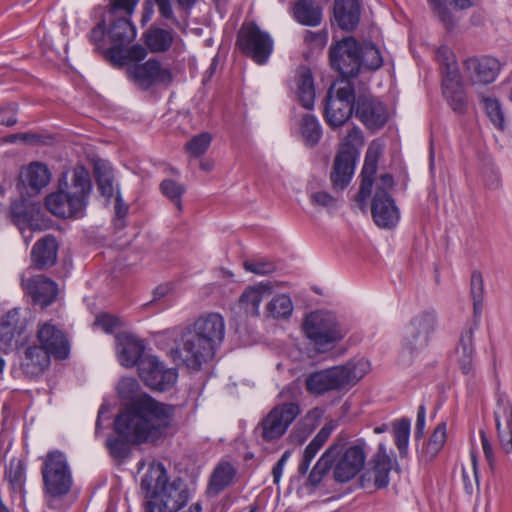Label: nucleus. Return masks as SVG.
Returning <instances> with one entry per match:
<instances>
[{
    "instance_id": "f257e3e1",
    "label": "nucleus",
    "mask_w": 512,
    "mask_h": 512,
    "mask_svg": "<svg viewBox=\"0 0 512 512\" xmlns=\"http://www.w3.org/2000/svg\"><path fill=\"white\" fill-rule=\"evenodd\" d=\"M177 407L145 395L133 400L115 417L113 428L117 436H110L106 446L114 459H125L131 445L154 444L173 427Z\"/></svg>"
},
{
    "instance_id": "f03ea898",
    "label": "nucleus",
    "mask_w": 512,
    "mask_h": 512,
    "mask_svg": "<svg viewBox=\"0 0 512 512\" xmlns=\"http://www.w3.org/2000/svg\"><path fill=\"white\" fill-rule=\"evenodd\" d=\"M140 486L147 500L144 512H177L191 497L187 483L181 477L171 479L161 462L149 465Z\"/></svg>"
},
{
    "instance_id": "7ed1b4c3",
    "label": "nucleus",
    "mask_w": 512,
    "mask_h": 512,
    "mask_svg": "<svg viewBox=\"0 0 512 512\" xmlns=\"http://www.w3.org/2000/svg\"><path fill=\"white\" fill-rule=\"evenodd\" d=\"M225 323L218 313L200 316L183 336L180 356L184 364L198 371L212 359L223 342Z\"/></svg>"
},
{
    "instance_id": "20e7f679",
    "label": "nucleus",
    "mask_w": 512,
    "mask_h": 512,
    "mask_svg": "<svg viewBox=\"0 0 512 512\" xmlns=\"http://www.w3.org/2000/svg\"><path fill=\"white\" fill-rule=\"evenodd\" d=\"M91 190L88 170L78 166L73 170L72 183L68 190L60 189L46 196L45 207L59 218H81L84 216Z\"/></svg>"
},
{
    "instance_id": "39448f33",
    "label": "nucleus",
    "mask_w": 512,
    "mask_h": 512,
    "mask_svg": "<svg viewBox=\"0 0 512 512\" xmlns=\"http://www.w3.org/2000/svg\"><path fill=\"white\" fill-rule=\"evenodd\" d=\"M369 369V362L361 359L314 371L305 378V388L309 394L317 397L332 391H346L360 381Z\"/></svg>"
},
{
    "instance_id": "423d86ee",
    "label": "nucleus",
    "mask_w": 512,
    "mask_h": 512,
    "mask_svg": "<svg viewBox=\"0 0 512 512\" xmlns=\"http://www.w3.org/2000/svg\"><path fill=\"white\" fill-rule=\"evenodd\" d=\"M471 297L473 300V320L467 323L461 332L458 346L456 347L457 363L460 370L470 379H475V348L473 344L474 332L478 329L483 308L484 280L480 271H474L471 275Z\"/></svg>"
},
{
    "instance_id": "0eeeda50",
    "label": "nucleus",
    "mask_w": 512,
    "mask_h": 512,
    "mask_svg": "<svg viewBox=\"0 0 512 512\" xmlns=\"http://www.w3.org/2000/svg\"><path fill=\"white\" fill-rule=\"evenodd\" d=\"M357 97L354 86L348 80L333 83L324 98L323 117L336 129L343 126L355 113Z\"/></svg>"
},
{
    "instance_id": "6e6552de",
    "label": "nucleus",
    "mask_w": 512,
    "mask_h": 512,
    "mask_svg": "<svg viewBox=\"0 0 512 512\" xmlns=\"http://www.w3.org/2000/svg\"><path fill=\"white\" fill-rule=\"evenodd\" d=\"M43 489L51 498L67 495L73 485L72 472L66 455L59 450L48 451L41 466Z\"/></svg>"
},
{
    "instance_id": "1a4fd4ad",
    "label": "nucleus",
    "mask_w": 512,
    "mask_h": 512,
    "mask_svg": "<svg viewBox=\"0 0 512 512\" xmlns=\"http://www.w3.org/2000/svg\"><path fill=\"white\" fill-rule=\"evenodd\" d=\"M303 331L321 353L330 350L345 336L336 316L327 311H314L308 314L303 322Z\"/></svg>"
},
{
    "instance_id": "9d476101",
    "label": "nucleus",
    "mask_w": 512,
    "mask_h": 512,
    "mask_svg": "<svg viewBox=\"0 0 512 512\" xmlns=\"http://www.w3.org/2000/svg\"><path fill=\"white\" fill-rule=\"evenodd\" d=\"M438 324L434 310H425L416 314L405 327L401 340L402 354L415 358L429 346L431 336Z\"/></svg>"
},
{
    "instance_id": "9b49d317",
    "label": "nucleus",
    "mask_w": 512,
    "mask_h": 512,
    "mask_svg": "<svg viewBox=\"0 0 512 512\" xmlns=\"http://www.w3.org/2000/svg\"><path fill=\"white\" fill-rule=\"evenodd\" d=\"M238 49L258 65L267 63L273 52L274 41L271 35L254 22H243L236 38Z\"/></svg>"
},
{
    "instance_id": "f8f14e48",
    "label": "nucleus",
    "mask_w": 512,
    "mask_h": 512,
    "mask_svg": "<svg viewBox=\"0 0 512 512\" xmlns=\"http://www.w3.org/2000/svg\"><path fill=\"white\" fill-rule=\"evenodd\" d=\"M362 140L361 130L354 127L348 132L345 142L338 150L330 174V180L335 190H344L351 182L358 157V151L352 142H362Z\"/></svg>"
},
{
    "instance_id": "ddd939ff",
    "label": "nucleus",
    "mask_w": 512,
    "mask_h": 512,
    "mask_svg": "<svg viewBox=\"0 0 512 512\" xmlns=\"http://www.w3.org/2000/svg\"><path fill=\"white\" fill-rule=\"evenodd\" d=\"M126 73L128 79L142 91H148L155 86L168 87L174 80L172 70L163 67L156 58H150L142 63H132L128 65Z\"/></svg>"
},
{
    "instance_id": "4468645a",
    "label": "nucleus",
    "mask_w": 512,
    "mask_h": 512,
    "mask_svg": "<svg viewBox=\"0 0 512 512\" xmlns=\"http://www.w3.org/2000/svg\"><path fill=\"white\" fill-rule=\"evenodd\" d=\"M361 45L354 37H346L329 50L331 67L345 78L356 77L361 69Z\"/></svg>"
},
{
    "instance_id": "2eb2a0df",
    "label": "nucleus",
    "mask_w": 512,
    "mask_h": 512,
    "mask_svg": "<svg viewBox=\"0 0 512 512\" xmlns=\"http://www.w3.org/2000/svg\"><path fill=\"white\" fill-rule=\"evenodd\" d=\"M138 374L144 384L152 390H170L177 381L175 368H167L156 356H146L138 363Z\"/></svg>"
},
{
    "instance_id": "dca6fc26",
    "label": "nucleus",
    "mask_w": 512,
    "mask_h": 512,
    "mask_svg": "<svg viewBox=\"0 0 512 512\" xmlns=\"http://www.w3.org/2000/svg\"><path fill=\"white\" fill-rule=\"evenodd\" d=\"M38 346L55 360H66L70 355V341L66 332L53 320L40 321L37 325Z\"/></svg>"
},
{
    "instance_id": "f3484780",
    "label": "nucleus",
    "mask_w": 512,
    "mask_h": 512,
    "mask_svg": "<svg viewBox=\"0 0 512 512\" xmlns=\"http://www.w3.org/2000/svg\"><path fill=\"white\" fill-rule=\"evenodd\" d=\"M21 287L33 304L39 305L42 309L53 304L59 294L58 284L45 275H33L27 269L20 276Z\"/></svg>"
},
{
    "instance_id": "a211bd4d",
    "label": "nucleus",
    "mask_w": 512,
    "mask_h": 512,
    "mask_svg": "<svg viewBox=\"0 0 512 512\" xmlns=\"http://www.w3.org/2000/svg\"><path fill=\"white\" fill-rule=\"evenodd\" d=\"M300 413L298 404L289 402L274 407L261 421V435L265 442L279 439Z\"/></svg>"
},
{
    "instance_id": "6ab92c4d",
    "label": "nucleus",
    "mask_w": 512,
    "mask_h": 512,
    "mask_svg": "<svg viewBox=\"0 0 512 512\" xmlns=\"http://www.w3.org/2000/svg\"><path fill=\"white\" fill-rule=\"evenodd\" d=\"M371 215L374 223L382 229H393L400 221V210L383 187H376L371 200Z\"/></svg>"
},
{
    "instance_id": "aec40b11",
    "label": "nucleus",
    "mask_w": 512,
    "mask_h": 512,
    "mask_svg": "<svg viewBox=\"0 0 512 512\" xmlns=\"http://www.w3.org/2000/svg\"><path fill=\"white\" fill-rule=\"evenodd\" d=\"M342 451L336 457L334 462L333 475L335 481L346 483L353 479L364 467L366 454L361 445H353Z\"/></svg>"
},
{
    "instance_id": "412c9836",
    "label": "nucleus",
    "mask_w": 512,
    "mask_h": 512,
    "mask_svg": "<svg viewBox=\"0 0 512 512\" xmlns=\"http://www.w3.org/2000/svg\"><path fill=\"white\" fill-rule=\"evenodd\" d=\"M355 116L369 130H379L388 121L386 106L370 94L357 96Z\"/></svg>"
},
{
    "instance_id": "4be33fe9",
    "label": "nucleus",
    "mask_w": 512,
    "mask_h": 512,
    "mask_svg": "<svg viewBox=\"0 0 512 512\" xmlns=\"http://www.w3.org/2000/svg\"><path fill=\"white\" fill-rule=\"evenodd\" d=\"M494 417L500 446L509 454L512 452V403L509 397L500 391L496 393Z\"/></svg>"
},
{
    "instance_id": "5701e85b",
    "label": "nucleus",
    "mask_w": 512,
    "mask_h": 512,
    "mask_svg": "<svg viewBox=\"0 0 512 512\" xmlns=\"http://www.w3.org/2000/svg\"><path fill=\"white\" fill-rule=\"evenodd\" d=\"M464 69L473 83H492L500 72V62L491 56L470 57L464 61Z\"/></svg>"
},
{
    "instance_id": "b1692460",
    "label": "nucleus",
    "mask_w": 512,
    "mask_h": 512,
    "mask_svg": "<svg viewBox=\"0 0 512 512\" xmlns=\"http://www.w3.org/2000/svg\"><path fill=\"white\" fill-rule=\"evenodd\" d=\"M379 158L378 149L373 148L371 145L365 156L364 165L361 171V183L359 187V191L355 196V201L357 202L359 208L364 211L368 204V199L371 196L372 188L374 184V176L377 171V164Z\"/></svg>"
},
{
    "instance_id": "393cba45",
    "label": "nucleus",
    "mask_w": 512,
    "mask_h": 512,
    "mask_svg": "<svg viewBox=\"0 0 512 512\" xmlns=\"http://www.w3.org/2000/svg\"><path fill=\"white\" fill-rule=\"evenodd\" d=\"M52 358L38 345H29L25 348L21 358V371L28 378H38L50 367Z\"/></svg>"
},
{
    "instance_id": "a878e982",
    "label": "nucleus",
    "mask_w": 512,
    "mask_h": 512,
    "mask_svg": "<svg viewBox=\"0 0 512 512\" xmlns=\"http://www.w3.org/2000/svg\"><path fill=\"white\" fill-rule=\"evenodd\" d=\"M58 243L53 235L39 239L31 249V266L37 270H47L57 262Z\"/></svg>"
},
{
    "instance_id": "bb28decb",
    "label": "nucleus",
    "mask_w": 512,
    "mask_h": 512,
    "mask_svg": "<svg viewBox=\"0 0 512 512\" xmlns=\"http://www.w3.org/2000/svg\"><path fill=\"white\" fill-rule=\"evenodd\" d=\"M361 4L359 0H334L333 18L341 30L351 32L360 22Z\"/></svg>"
},
{
    "instance_id": "cd10ccee",
    "label": "nucleus",
    "mask_w": 512,
    "mask_h": 512,
    "mask_svg": "<svg viewBox=\"0 0 512 512\" xmlns=\"http://www.w3.org/2000/svg\"><path fill=\"white\" fill-rule=\"evenodd\" d=\"M237 475L235 466L226 460H221L214 467L206 488L208 497H216L226 488L231 486Z\"/></svg>"
},
{
    "instance_id": "c85d7f7f",
    "label": "nucleus",
    "mask_w": 512,
    "mask_h": 512,
    "mask_svg": "<svg viewBox=\"0 0 512 512\" xmlns=\"http://www.w3.org/2000/svg\"><path fill=\"white\" fill-rule=\"evenodd\" d=\"M290 13L297 23L307 27H317L323 20V8L317 0H296Z\"/></svg>"
},
{
    "instance_id": "c756f323",
    "label": "nucleus",
    "mask_w": 512,
    "mask_h": 512,
    "mask_svg": "<svg viewBox=\"0 0 512 512\" xmlns=\"http://www.w3.org/2000/svg\"><path fill=\"white\" fill-rule=\"evenodd\" d=\"M442 94L455 113L463 115L467 112L468 100L460 75L442 78Z\"/></svg>"
},
{
    "instance_id": "7c9ffc66",
    "label": "nucleus",
    "mask_w": 512,
    "mask_h": 512,
    "mask_svg": "<svg viewBox=\"0 0 512 512\" xmlns=\"http://www.w3.org/2000/svg\"><path fill=\"white\" fill-rule=\"evenodd\" d=\"M51 173L46 165L40 162H32L19 174V184L29 188L31 194H37L50 182Z\"/></svg>"
},
{
    "instance_id": "2f4dec72",
    "label": "nucleus",
    "mask_w": 512,
    "mask_h": 512,
    "mask_svg": "<svg viewBox=\"0 0 512 512\" xmlns=\"http://www.w3.org/2000/svg\"><path fill=\"white\" fill-rule=\"evenodd\" d=\"M141 40L151 53H165L174 42V32L152 24L143 32Z\"/></svg>"
},
{
    "instance_id": "473e14b6",
    "label": "nucleus",
    "mask_w": 512,
    "mask_h": 512,
    "mask_svg": "<svg viewBox=\"0 0 512 512\" xmlns=\"http://www.w3.org/2000/svg\"><path fill=\"white\" fill-rule=\"evenodd\" d=\"M433 7L439 20L443 23L447 31H452L455 26L454 16L447 6L446 2L456 10H466L475 5L474 0H427Z\"/></svg>"
},
{
    "instance_id": "72a5a7b5",
    "label": "nucleus",
    "mask_w": 512,
    "mask_h": 512,
    "mask_svg": "<svg viewBox=\"0 0 512 512\" xmlns=\"http://www.w3.org/2000/svg\"><path fill=\"white\" fill-rule=\"evenodd\" d=\"M107 21V36L111 43L130 44L136 38V27L132 19L123 17Z\"/></svg>"
},
{
    "instance_id": "f704fd0d",
    "label": "nucleus",
    "mask_w": 512,
    "mask_h": 512,
    "mask_svg": "<svg viewBox=\"0 0 512 512\" xmlns=\"http://www.w3.org/2000/svg\"><path fill=\"white\" fill-rule=\"evenodd\" d=\"M342 448L343 444L337 442L331 445L322 454V456L316 462L315 466L313 467L308 476V481L312 486L316 487L321 483L323 477L330 471V469L334 465L336 457L342 451Z\"/></svg>"
},
{
    "instance_id": "c9c22d12",
    "label": "nucleus",
    "mask_w": 512,
    "mask_h": 512,
    "mask_svg": "<svg viewBox=\"0 0 512 512\" xmlns=\"http://www.w3.org/2000/svg\"><path fill=\"white\" fill-rule=\"evenodd\" d=\"M144 345L141 340H138L132 336H126L121 342V348L119 350V361L122 366L131 368L134 366L138 367V363L145 357Z\"/></svg>"
},
{
    "instance_id": "e433bc0d",
    "label": "nucleus",
    "mask_w": 512,
    "mask_h": 512,
    "mask_svg": "<svg viewBox=\"0 0 512 512\" xmlns=\"http://www.w3.org/2000/svg\"><path fill=\"white\" fill-rule=\"evenodd\" d=\"M93 174L100 194L109 202L114 196V175L110 164L103 160L94 163Z\"/></svg>"
},
{
    "instance_id": "4c0bfd02",
    "label": "nucleus",
    "mask_w": 512,
    "mask_h": 512,
    "mask_svg": "<svg viewBox=\"0 0 512 512\" xmlns=\"http://www.w3.org/2000/svg\"><path fill=\"white\" fill-rule=\"evenodd\" d=\"M272 293V287L269 284L260 283L256 286L247 288L240 296L239 303L245 309V312L253 316L259 315V305L263 297Z\"/></svg>"
},
{
    "instance_id": "58836bf2",
    "label": "nucleus",
    "mask_w": 512,
    "mask_h": 512,
    "mask_svg": "<svg viewBox=\"0 0 512 512\" xmlns=\"http://www.w3.org/2000/svg\"><path fill=\"white\" fill-rule=\"evenodd\" d=\"M446 438V423L441 422L436 426L428 442L421 449L420 458L425 462L432 461L443 448Z\"/></svg>"
},
{
    "instance_id": "ea45409f",
    "label": "nucleus",
    "mask_w": 512,
    "mask_h": 512,
    "mask_svg": "<svg viewBox=\"0 0 512 512\" xmlns=\"http://www.w3.org/2000/svg\"><path fill=\"white\" fill-rule=\"evenodd\" d=\"M297 96L301 105L308 110L313 109L315 103L314 79L309 69L303 70L297 80Z\"/></svg>"
},
{
    "instance_id": "a19ab883",
    "label": "nucleus",
    "mask_w": 512,
    "mask_h": 512,
    "mask_svg": "<svg viewBox=\"0 0 512 512\" xmlns=\"http://www.w3.org/2000/svg\"><path fill=\"white\" fill-rule=\"evenodd\" d=\"M300 134L307 147L318 145L322 138V126L315 115L305 114L300 121Z\"/></svg>"
},
{
    "instance_id": "79ce46f5",
    "label": "nucleus",
    "mask_w": 512,
    "mask_h": 512,
    "mask_svg": "<svg viewBox=\"0 0 512 512\" xmlns=\"http://www.w3.org/2000/svg\"><path fill=\"white\" fill-rule=\"evenodd\" d=\"M102 15L106 20L123 17L132 19L139 0H104Z\"/></svg>"
},
{
    "instance_id": "37998d69",
    "label": "nucleus",
    "mask_w": 512,
    "mask_h": 512,
    "mask_svg": "<svg viewBox=\"0 0 512 512\" xmlns=\"http://www.w3.org/2000/svg\"><path fill=\"white\" fill-rule=\"evenodd\" d=\"M5 478L14 492L22 493L26 481L25 463L19 459H12L5 470Z\"/></svg>"
},
{
    "instance_id": "c03bdc74",
    "label": "nucleus",
    "mask_w": 512,
    "mask_h": 512,
    "mask_svg": "<svg viewBox=\"0 0 512 512\" xmlns=\"http://www.w3.org/2000/svg\"><path fill=\"white\" fill-rule=\"evenodd\" d=\"M436 60L440 65L442 78L456 77L459 75L455 55L448 46H440L436 50Z\"/></svg>"
},
{
    "instance_id": "a18cd8bd",
    "label": "nucleus",
    "mask_w": 512,
    "mask_h": 512,
    "mask_svg": "<svg viewBox=\"0 0 512 512\" xmlns=\"http://www.w3.org/2000/svg\"><path fill=\"white\" fill-rule=\"evenodd\" d=\"M410 427L411 422L407 418H402L393 424L394 441L401 458L408 455Z\"/></svg>"
},
{
    "instance_id": "49530a36",
    "label": "nucleus",
    "mask_w": 512,
    "mask_h": 512,
    "mask_svg": "<svg viewBox=\"0 0 512 512\" xmlns=\"http://www.w3.org/2000/svg\"><path fill=\"white\" fill-rule=\"evenodd\" d=\"M393 460H372L371 473L374 477L376 489L386 488L390 483V472L393 468Z\"/></svg>"
},
{
    "instance_id": "de8ad7c7",
    "label": "nucleus",
    "mask_w": 512,
    "mask_h": 512,
    "mask_svg": "<svg viewBox=\"0 0 512 512\" xmlns=\"http://www.w3.org/2000/svg\"><path fill=\"white\" fill-rule=\"evenodd\" d=\"M267 311L273 318H287L292 314L293 304L288 295L275 296L267 305Z\"/></svg>"
},
{
    "instance_id": "09e8293b",
    "label": "nucleus",
    "mask_w": 512,
    "mask_h": 512,
    "mask_svg": "<svg viewBox=\"0 0 512 512\" xmlns=\"http://www.w3.org/2000/svg\"><path fill=\"white\" fill-rule=\"evenodd\" d=\"M361 67L375 71L383 65V58L380 50L373 43L361 45Z\"/></svg>"
},
{
    "instance_id": "8fccbe9b",
    "label": "nucleus",
    "mask_w": 512,
    "mask_h": 512,
    "mask_svg": "<svg viewBox=\"0 0 512 512\" xmlns=\"http://www.w3.org/2000/svg\"><path fill=\"white\" fill-rule=\"evenodd\" d=\"M9 213L11 221L20 229L28 225L33 219L32 210L24 200L13 201Z\"/></svg>"
},
{
    "instance_id": "3c124183",
    "label": "nucleus",
    "mask_w": 512,
    "mask_h": 512,
    "mask_svg": "<svg viewBox=\"0 0 512 512\" xmlns=\"http://www.w3.org/2000/svg\"><path fill=\"white\" fill-rule=\"evenodd\" d=\"M482 102L484 104L485 112L494 126L499 130H504V114L499 101L496 98L483 97Z\"/></svg>"
},
{
    "instance_id": "603ef678",
    "label": "nucleus",
    "mask_w": 512,
    "mask_h": 512,
    "mask_svg": "<svg viewBox=\"0 0 512 512\" xmlns=\"http://www.w3.org/2000/svg\"><path fill=\"white\" fill-rule=\"evenodd\" d=\"M211 141L212 137L209 133H200L186 143L185 150L191 157H200L208 150Z\"/></svg>"
},
{
    "instance_id": "864d4df0",
    "label": "nucleus",
    "mask_w": 512,
    "mask_h": 512,
    "mask_svg": "<svg viewBox=\"0 0 512 512\" xmlns=\"http://www.w3.org/2000/svg\"><path fill=\"white\" fill-rule=\"evenodd\" d=\"M139 389L140 384L138 380L133 377H123L117 385V392L119 397L122 399L130 400L128 404L137 398L147 395L146 393L137 395Z\"/></svg>"
},
{
    "instance_id": "5fc2aeb1",
    "label": "nucleus",
    "mask_w": 512,
    "mask_h": 512,
    "mask_svg": "<svg viewBox=\"0 0 512 512\" xmlns=\"http://www.w3.org/2000/svg\"><path fill=\"white\" fill-rule=\"evenodd\" d=\"M160 189L161 192L177 206L178 210L182 209L181 197L186 191L182 184L171 179H165L161 182Z\"/></svg>"
},
{
    "instance_id": "6e6d98bb",
    "label": "nucleus",
    "mask_w": 512,
    "mask_h": 512,
    "mask_svg": "<svg viewBox=\"0 0 512 512\" xmlns=\"http://www.w3.org/2000/svg\"><path fill=\"white\" fill-rule=\"evenodd\" d=\"M243 265L246 271L257 275H267L277 269V265L274 262L264 258L246 260Z\"/></svg>"
},
{
    "instance_id": "4d7b16f0",
    "label": "nucleus",
    "mask_w": 512,
    "mask_h": 512,
    "mask_svg": "<svg viewBox=\"0 0 512 512\" xmlns=\"http://www.w3.org/2000/svg\"><path fill=\"white\" fill-rule=\"evenodd\" d=\"M113 46L108 48L105 51V57L114 65V66H125L130 65L128 61L127 56V49L125 46L127 44H119V43H112Z\"/></svg>"
},
{
    "instance_id": "13d9d810",
    "label": "nucleus",
    "mask_w": 512,
    "mask_h": 512,
    "mask_svg": "<svg viewBox=\"0 0 512 512\" xmlns=\"http://www.w3.org/2000/svg\"><path fill=\"white\" fill-rule=\"evenodd\" d=\"M121 324L120 319L108 313H100L96 316L94 326L99 327L105 333H112Z\"/></svg>"
},
{
    "instance_id": "bf43d9fd",
    "label": "nucleus",
    "mask_w": 512,
    "mask_h": 512,
    "mask_svg": "<svg viewBox=\"0 0 512 512\" xmlns=\"http://www.w3.org/2000/svg\"><path fill=\"white\" fill-rule=\"evenodd\" d=\"M107 28L106 18L101 15L100 21L93 27L89 34L90 41L96 45H100L103 42L105 35H107Z\"/></svg>"
},
{
    "instance_id": "052dcab7",
    "label": "nucleus",
    "mask_w": 512,
    "mask_h": 512,
    "mask_svg": "<svg viewBox=\"0 0 512 512\" xmlns=\"http://www.w3.org/2000/svg\"><path fill=\"white\" fill-rule=\"evenodd\" d=\"M18 315L16 310L9 311L6 317L5 322L3 323V328L6 330L5 335H10V340L15 338V336H20L22 333V326L18 327L16 323L14 324V318Z\"/></svg>"
},
{
    "instance_id": "680f3d73",
    "label": "nucleus",
    "mask_w": 512,
    "mask_h": 512,
    "mask_svg": "<svg viewBox=\"0 0 512 512\" xmlns=\"http://www.w3.org/2000/svg\"><path fill=\"white\" fill-rule=\"evenodd\" d=\"M126 49L128 61L134 63H142L141 61L146 58L149 51L146 46L141 44H134Z\"/></svg>"
},
{
    "instance_id": "e2e57ef3",
    "label": "nucleus",
    "mask_w": 512,
    "mask_h": 512,
    "mask_svg": "<svg viewBox=\"0 0 512 512\" xmlns=\"http://www.w3.org/2000/svg\"><path fill=\"white\" fill-rule=\"evenodd\" d=\"M480 438L485 459L490 469L493 471L495 468V456L493 453L492 445L490 444L488 437L484 431H480Z\"/></svg>"
},
{
    "instance_id": "0e129e2a",
    "label": "nucleus",
    "mask_w": 512,
    "mask_h": 512,
    "mask_svg": "<svg viewBox=\"0 0 512 512\" xmlns=\"http://www.w3.org/2000/svg\"><path fill=\"white\" fill-rule=\"evenodd\" d=\"M426 425V408L424 405H420L417 411V419L414 431V437L416 440H420L424 437Z\"/></svg>"
},
{
    "instance_id": "69168bd1",
    "label": "nucleus",
    "mask_w": 512,
    "mask_h": 512,
    "mask_svg": "<svg viewBox=\"0 0 512 512\" xmlns=\"http://www.w3.org/2000/svg\"><path fill=\"white\" fill-rule=\"evenodd\" d=\"M160 15L167 20H171L173 24L179 25L178 19L174 16L170 0H155Z\"/></svg>"
},
{
    "instance_id": "338daca9",
    "label": "nucleus",
    "mask_w": 512,
    "mask_h": 512,
    "mask_svg": "<svg viewBox=\"0 0 512 512\" xmlns=\"http://www.w3.org/2000/svg\"><path fill=\"white\" fill-rule=\"evenodd\" d=\"M311 200L314 204L323 207L333 206L336 202V199L325 191H318L313 193L311 195Z\"/></svg>"
},
{
    "instance_id": "774afa93",
    "label": "nucleus",
    "mask_w": 512,
    "mask_h": 512,
    "mask_svg": "<svg viewBox=\"0 0 512 512\" xmlns=\"http://www.w3.org/2000/svg\"><path fill=\"white\" fill-rule=\"evenodd\" d=\"M115 215L118 220L124 219L129 211V206L124 202L121 193L117 191L115 196Z\"/></svg>"
}]
</instances>
